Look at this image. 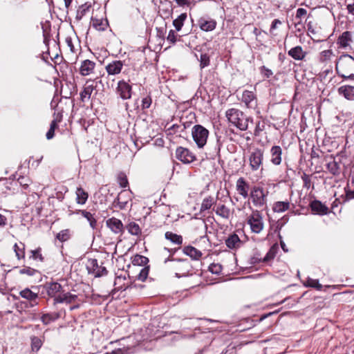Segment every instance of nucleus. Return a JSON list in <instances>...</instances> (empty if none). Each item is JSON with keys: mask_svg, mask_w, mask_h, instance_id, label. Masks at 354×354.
Returning a JSON list of instances; mask_svg holds the SVG:
<instances>
[{"mask_svg": "<svg viewBox=\"0 0 354 354\" xmlns=\"http://www.w3.org/2000/svg\"><path fill=\"white\" fill-rule=\"evenodd\" d=\"M116 93L122 100H129L131 97L132 86L129 82L120 80L118 83Z\"/></svg>", "mask_w": 354, "mask_h": 354, "instance_id": "nucleus-11", "label": "nucleus"}, {"mask_svg": "<svg viewBox=\"0 0 354 354\" xmlns=\"http://www.w3.org/2000/svg\"><path fill=\"white\" fill-rule=\"evenodd\" d=\"M282 23L281 21L278 19H275L272 22V24H271V26H270V32L271 34H273V30L277 28V26L279 25H281Z\"/></svg>", "mask_w": 354, "mask_h": 354, "instance_id": "nucleus-60", "label": "nucleus"}, {"mask_svg": "<svg viewBox=\"0 0 354 354\" xmlns=\"http://www.w3.org/2000/svg\"><path fill=\"white\" fill-rule=\"evenodd\" d=\"M198 25L202 30L208 32L215 29L216 21L208 17H201L198 20Z\"/></svg>", "mask_w": 354, "mask_h": 354, "instance_id": "nucleus-17", "label": "nucleus"}, {"mask_svg": "<svg viewBox=\"0 0 354 354\" xmlns=\"http://www.w3.org/2000/svg\"><path fill=\"white\" fill-rule=\"evenodd\" d=\"M260 71L261 73L267 78L270 77L273 75L272 71L264 66L260 68Z\"/></svg>", "mask_w": 354, "mask_h": 354, "instance_id": "nucleus-55", "label": "nucleus"}, {"mask_svg": "<svg viewBox=\"0 0 354 354\" xmlns=\"http://www.w3.org/2000/svg\"><path fill=\"white\" fill-rule=\"evenodd\" d=\"M77 213L81 214V215L88 221L89 225L92 229L96 228L97 221L93 214L84 209L79 210Z\"/></svg>", "mask_w": 354, "mask_h": 354, "instance_id": "nucleus-31", "label": "nucleus"}, {"mask_svg": "<svg viewBox=\"0 0 354 354\" xmlns=\"http://www.w3.org/2000/svg\"><path fill=\"white\" fill-rule=\"evenodd\" d=\"M176 157L178 160L187 164L193 162L196 160L195 155L188 149L183 147H178L176 149Z\"/></svg>", "mask_w": 354, "mask_h": 354, "instance_id": "nucleus-10", "label": "nucleus"}, {"mask_svg": "<svg viewBox=\"0 0 354 354\" xmlns=\"http://www.w3.org/2000/svg\"><path fill=\"white\" fill-rule=\"evenodd\" d=\"M225 242L226 246L231 250H236L241 245V241L235 233L230 234Z\"/></svg>", "mask_w": 354, "mask_h": 354, "instance_id": "nucleus-20", "label": "nucleus"}, {"mask_svg": "<svg viewBox=\"0 0 354 354\" xmlns=\"http://www.w3.org/2000/svg\"><path fill=\"white\" fill-rule=\"evenodd\" d=\"M187 17V13H182L176 19L173 21V25L177 31H180L181 30Z\"/></svg>", "mask_w": 354, "mask_h": 354, "instance_id": "nucleus-35", "label": "nucleus"}, {"mask_svg": "<svg viewBox=\"0 0 354 354\" xmlns=\"http://www.w3.org/2000/svg\"><path fill=\"white\" fill-rule=\"evenodd\" d=\"M310 207L313 212L320 215L326 214L328 210V207L319 201H313L310 203Z\"/></svg>", "mask_w": 354, "mask_h": 354, "instance_id": "nucleus-26", "label": "nucleus"}, {"mask_svg": "<svg viewBox=\"0 0 354 354\" xmlns=\"http://www.w3.org/2000/svg\"><path fill=\"white\" fill-rule=\"evenodd\" d=\"M225 116L229 122L239 130L246 131L248 129L250 118L247 117L240 110L234 108L230 109L226 111Z\"/></svg>", "mask_w": 354, "mask_h": 354, "instance_id": "nucleus-2", "label": "nucleus"}, {"mask_svg": "<svg viewBox=\"0 0 354 354\" xmlns=\"http://www.w3.org/2000/svg\"><path fill=\"white\" fill-rule=\"evenodd\" d=\"M151 104V98L149 96L144 97L142 100V109H145L149 108Z\"/></svg>", "mask_w": 354, "mask_h": 354, "instance_id": "nucleus-58", "label": "nucleus"}, {"mask_svg": "<svg viewBox=\"0 0 354 354\" xmlns=\"http://www.w3.org/2000/svg\"><path fill=\"white\" fill-rule=\"evenodd\" d=\"M149 270V267L142 268L137 277L138 279L141 281H145L148 277Z\"/></svg>", "mask_w": 354, "mask_h": 354, "instance_id": "nucleus-49", "label": "nucleus"}, {"mask_svg": "<svg viewBox=\"0 0 354 354\" xmlns=\"http://www.w3.org/2000/svg\"><path fill=\"white\" fill-rule=\"evenodd\" d=\"M290 204L288 201H277L273 204L272 210L274 212L282 213L290 209Z\"/></svg>", "mask_w": 354, "mask_h": 354, "instance_id": "nucleus-30", "label": "nucleus"}, {"mask_svg": "<svg viewBox=\"0 0 354 354\" xmlns=\"http://www.w3.org/2000/svg\"><path fill=\"white\" fill-rule=\"evenodd\" d=\"M288 54L294 59L301 61L305 58L306 52L303 50L301 46H297L289 50Z\"/></svg>", "mask_w": 354, "mask_h": 354, "instance_id": "nucleus-24", "label": "nucleus"}, {"mask_svg": "<svg viewBox=\"0 0 354 354\" xmlns=\"http://www.w3.org/2000/svg\"><path fill=\"white\" fill-rule=\"evenodd\" d=\"M248 223L252 232L259 234L263 229V222L261 214L258 210H253L248 218Z\"/></svg>", "mask_w": 354, "mask_h": 354, "instance_id": "nucleus-5", "label": "nucleus"}, {"mask_svg": "<svg viewBox=\"0 0 354 354\" xmlns=\"http://www.w3.org/2000/svg\"><path fill=\"white\" fill-rule=\"evenodd\" d=\"M305 286L315 288L318 290H320L322 288V285L319 283L317 279H313L311 278H308Z\"/></svg>", "mask_w": 354, "mask_h": 354, "instance_id": "nucleus-42", "label": "nucleus"}, {"mask_svg": "<svg viewBox=\"0 0 354 354\" xmlns=\"http://www.w3.org/2000/svg\"><path fill=\"white\" fill-rule=\"evenodd\" d=\"M75 194L77 203L80 205H84L88 200V194L81 187H79L76 189Z\"/></svg>", "mask_w": 354, "mask_h": 354, "instance_id": "nucleus-29", "label": "nucleus"}, {"mask_svg": "<svg viewBox=\"0 0 354 354\" xmlns=\"http://www.w3.org/2000/svg\"><path fill=\"white\" fill-rule=\"evenodd\" d=\"M62 118V115L59 113H57L50 122V129L55 130V129L57 127L58 123L61 122Z\"/></svg>", "mask_w": 354, "mask_h": 354, "instance_id": "nucleus-51", "label": "nucleus"}, {"mask_svg": "<svg viewBox=\"0 0 354 354\" xmlns=\"http://www.w3.org/2000/svg\"><path fill=\"white\" fill-rule=\"evenodd\" d=\"M214 210L218 216L225 219H229L232 215L230 208L223 204H218Z\"/></svg>", "mask_w": 354, "mask_h": 354, "instance_id": "nucleus-27", "label": "nucleus"}, {"mask_svg": "<svg viewBox=\"0 0 354 354\" xmlns=\"http://www.w3.org/2000/svg\"><path fill=\"white\" fill-rule=\"evenodd\" d=\"M147 261H148V259L147 257L141 256V255H136L134 257L133 261V262L134 263H138V264L146 263Z\"/></svg>", "mask_w": 354, "mask_h": 354, "instance_id": "nucleus-57", "label": "nucleus"}, {"mask_svg": "<svg viewBox=\"0 0 354 354\" xmlns=\"http://www.w3.org/2000/svg\"><path fill=\"white\" fill-rule=\"evenodd\" d=\"M337 73L344 79L354 77V58L348 55L340 56L336 63Z\"/></svg>", "mask_w": 354, "mask_h": 354, "instance_id": "nucleus-1", "label": "nucleus"}, {"mask_svg": "<svg viewBox=\"0 0 354 354\" xmlns=\"http://www.w3.org/2000/svg\"><path fill=\"white\" fill-rule=\"evenodd\" d=\"M106 224L115 234H120L123 232V224L122 221L115 217L106 220Z\"/></svg>", "mask_w": 354, "mask_h": 354, "instance_id": "nucleus-18", "label": "nucleus"}, {"mask_svg": "<svg viewBox=\"0 0 354 354\" xmlns=\"http://www.w3.org/2000/svg\"><path fill=\"white\" fill-rule=\"evenodd\" d=\"M353 198H354V190H346V196L342 199V202H346V201Z\"/></svg>", "mask_w": 354, "mask_h": 354, "instance_id": "nucleus-62", "label": "nucleus"}, {"mask_svg": "<svg viewBox=\"0 0 354 354\" xmlns=\"http://www.w3.org/2000/svg\"><path fill=\"white\" fill-rule=\"evenodd\" d=\"M277 249L274 247H272L267 252L266 255L263 257V261L269 262L275 257Z\"/></svg>", "mask_w": 354, "mask_h": 354, "instance_id": "nucleus-45", "label": "nucleus"}, {"mask_svg": "<svg viewBox=\"0 0 354 354\" xmlns=\"http://www.w3.org/2000/svg\"><path fill=\"white\" fill-rule=\"evenodd\" d=\"M192 138L199 148H202L207 142L209 131L200 124L194 125L192 129Z\"/></svg>", "mask_w": 354, "mask_h": 354, "instance_id": "nucleus-3", "label": "nucleus"}, {"mask_svg": "<svg viewBox=\"0 0 354 354\" xmlns=\"http://www.w3.org/2000/svg\"><path fill=\"white\" fill-rule=\"evenodd\" d=\"M19 295L28 300L30 302V306L33 307L38 304L37 299L38 298V293L32 292L30 289L26 288L19 292Z\"/></svg>", "mask_w": 354, "mask_h": 354, "instance_id": "nucleus-19", "label": "nucleus"}, {"mask_svg": "<svg viewBox=\"0 0 354 354\" xmlns=\"http://www.w3.org/2000/svg\"><path fill=\"white\" fill-rule=\"evenodd\" d=\"M209 270L213 274H220L222 271L221 266L216 263H212L209 267Z\"/></svg>", "mask_w": 354, "mask_h": 354, "instance_id": "nucleus-53", "label": "nucleus"}, {"mask_svg": "<svg viewBox=\"0 0 354 354\" xmlns=\"http://www.w3.org/2000/svg\"><path fill=\"white\" fill-rule=\"evenodd\" d=\"M93 26L97 30H104L107 26V22L102 19H93Z\"/></svg>", "mask_w": 354, "mask_h": 354, "instance_id": "nucleus-40", "label": "nucleus"}, {"mask_svg": "<svg viewBox=\"0 0 354 354\" xmlns=\"http://www.w3.org/2000/svg\"><path fill=\"white\" fill-rule=\"evenodd\" d=\"M127 195H129V192L127 191H122L120 192L117 198L113 201L114 205L118 207L121 209L125 208L127 205L128 200L127 198L124 199V198H127L126 196Z\"/></svg>", "mask_w": 354, "mask_h": 354, "instance_id": "nucleus-25", "label": "nucleus"}, {"mask_svg": "<svg viewBox=\"0 0 354 354\" xmlns=\"http://www.w3.org/2000/svg\"><path fill=\"white\" fill-rule=\"evenodd\" d=\"M263 151L261 149H254L248 156L249 165L251 171L263 170Z\"/></svg>", "mask_w": 354, "mask_h": 354, "instance_id": "nucleus-4", "label": "nucleus"}, {"mask_svg": "<svg viewBox=\"0 0 354 354\" xmlns=\"http://www.w3.org/2000/svg\"><path fill=\"white\" fill-rule=\"evenodd\" d=\"M80 299L78 296L75 294H72L69 292H62L60 295V297L57 298L55 300V304H73L70 306V310H73L75 309L80 308Z\"/></svg>", "mask_w": 354, "mask_h": 354, "instance_id": "nucleus-6", "label": "nucleus"}, {"mask_svg": "<svg viewBox=\"0 0 354 354\" xmlns=\"http://www.w3.org/2000/svg\"><path fill=\"white\" fill-rule=\"evenodd\" d=\"M267 194L263 188L254 187L250 193V197L254 206L262 207L266 205Z\"/></svg>", "mask_w": 354, "mask_h": 354, "instance_id": "nucleus-7", "label": "nucleus"}, {"mask_svg": "<svg viewBox=\"0 0 354 354\" xmlns=\"http://www.w3.org/2000/svg\"><path fill=\"white\" fill-rule=\"evenodd\" d=\"M131 348H118L116 351H113L114 354H128L129 353V351Z\"/></svg>", "mask_w": 354, "mask_h": 354, "instance_id": "nucleus-63", "label": "nucleus"}, {"mask_svg": "<svg viewBox=\"0 0 354 354\" xmlns=\"http://www.w3.org/2000/svg\"><path fill=\"white\" fill-rule=\"evenodd\" d=\"M59 317V315L56 314L55 316L51 314H44L41 317V320L44 324H48L50 322L54 321L57 318Z\"/></svg>", "mask_w": 354, "mask_h": 354, "instance_id": "nucleus-46", "label": "nucleus"}, {"mask_svg": "<svg viewBox=\"0 0 354 354\" xmlns=\"http://www.w3.org/2000/svg\"><path fill=\"white\" fill-rule=\"evenodd\" d=\"M241 100L248 109H255L257 106V99L253 91L245 90L243 92Z\"/></svg>", "mask_w": 354, "mask_h": 354, "instance_id": "nucleus-14", "label": "nucleus"}, {"mask_svg": "<svg viewBox=\"0 0 354 354\" xmlns=\"http://www.w3.org/2000/svg\"><path fill=\"white\" fill-rule=\"evenodd\" d=\"M307 13V11L304 8H299L297 10L296 13V19H301V17H304Z\"/></svg>", "mask_w": 354, "mask_h": 354, "instance_id": "nucleus-61", "label": "nucleus"}, {"mask_svg": "<svg viewBox=\"0 0 354 354\" xmlns=\"http://www.w3.org/2000/svg\"><path fill=\"white\" fill-rule=\"evenodd\" d=\"M36 272V270L30 267H25L19 270L20 274H27L28 276H33Z\"/></svg>", "mask_w": 354, "mask_h": 354, "instance_id": "nucleus-54", "label": "nucleus"}, {"mask_svg": "<svg viewBox=\"0 0 354 354\" xmlns=\"http://www.w3.org/2000/svg\"><path fill=\"white\" fill-rule=\"evenodd\" d=\"M56 238L61 242L66 241L70 238L69 230H63L60 231L56 236Z\"/></svg>", "mask_w": 354, "mask_h": 354, "instance_id": "nucleus-43", "label": "nucleus"}, {"mask_svg": "<svg viewBox=\"0 0 354 354\" xmlns=\"http://www.w3.org/2000/svg\"><path fill=\"white\" fill-rule=\"evenodd\" d=\"M183 252L192 259L198 260L202 256V252L192 246H186L183 248Z\"/></svg>", "mask_w": 354, "mask_h": 354, "instance_id": "nucleus-28", "label": "nucleus"}, {"mask_svg": "<svg viewBox=\"0 0 354 354\" xmlns=\"http://www.w3.org/2000/svg\"><path fill=\"white\" fill-rule=\"evenodd\" d=\"M176 37H177V35L176 34L175 31L173 30H171L169 32V34H168L167 37V39L171 44H174L176 41Z\"/></svg>", "mask_w": 354, "mask_h": 354, "instance_id": "nucleus-56", "label": "nucleus"}, {"mask_svg": "<svg viewBox=\"0 0 354 354\" xmlns=\"http://www.w3.org/2000/svg\"><path fill=\"white\" fill-rule=\"evenodd\" d=\"M123 66V62L120 60H114L109 63L105 66V69L109 75H116L120 73Z\"/></svg>", "mask_w": 354, "mask_h": 354, "instance_id": "nucleus-15", "label": "nucleus"}, {"mask_svg": "<svg viewBox=\"0 0 354 354\" xmlns=\"http://www.w3.org/2000/svg\"><path fill=\"white\" fill-rule=\"evenodd\" d=\"M15 252L18 259H23L25 257L24 248H20L17 243L14 245Z\"/></svg>", "mask_w": 354, "mask_h": 354, "instance_id": "nucleus-52", "label": "nucleus"}, {"mask_svg": "<svg viewBox=\"0 0 354 354\" xmlns=\"http://www.w3.org/2000/svg\"><path fill=\"white\" fill-rule=\"evenodd\" d=\"M165 238L175 245H181L183 244L182 236L173 233L171 232H165Z\"/></svg>", "mask_w": 354, "mask_h": 354, "instance_id": "nucleus-32", "label": "nucleus"}, {"mask_svg": "<svg viewBox=\"0 0 354 354\" xmlns=\"http://www.w3.org/2000/svg\"><path fill=\"white\" fill-rule=\"evenodd\" d=\"M237 192L244 198L248 196L249 185L243 178H239L236 184Z\"/></svg>", "mask_w": 354, "mask_h": 354, "instance_id": "nucleus-22", "label": "nucleus"}, {"mask_svg": "<svg viewBox=\"0 0 354 354\" xmlns=\"http://www.w3.org/2000/svg\"><path fill=\"white\" fill-rule=\"evenodd\" d=\"M270 162L274 165H279L282 161V149L280 146H272L270 151Z\"/></svg>", "mask_w": 354, "mask_h": 354, "instance_id": "nucleus-16", "label": "nucleus"}, {"mask_svg": "<svg viewBox=\"0 0 354 354\" xmlns=\"http://www.w3.org/2000/svg\"><path fill=\"white\" fill-rule=\"evenodd\" d=\"M118 183L122 187H127L129 182L127 176L124 174H119L118 177Z\"/></svg>", "mask_w": 354, "mask_h": 354, "instance_id": "nucleus-50", "label": "nucleus"}, {"mask_svg": "<svg viewBox=\"0 0 354 354\" xmlns=\"http://www.w3.org/2000/svg\"><path fill=\"white\" fill-rule=\"evenodd\" d=\"M333 55V52L331 50H325L320 53L319 60L322 63H327L330 60V58Z\"/></svg>", "mask_w": 354, "mask_h": 354, "instance_id": "nucleus-38", "label": "nucleus"}, {"mask_svg": "<svg viewBox=\"0 0 354 354\" xmlns=\"http://www.w3.org/2000/svg\"><path fill=\"white\" fill-rule=\"evenodd\" d=\"M127 230L132 235L138 236L141 234V229L140 226L135 222H131L127 225Z\"/></svg>", "mask_w": 354, "mask_h": 354, "instance_id": "nucleus-37", "label": "nucleus"}, {"mask_svg": "<svg viewBox=\"0 0 354 354\" xmlns=\"http://www.w3.org/2000/svg\"><path fill=\"white\" fill-rule=\"evenodd\" d=\"M86 268L89 274L95 277H100L107 274V270L102 264H99L96 259H89L86 264Z\"/></svg>", "mask_w": 354, "mask_h": 354, "instance_id": "nucleus-9", "label": "nucleus"}, {"mask_svg": "<svg viewBox=\"0 0 354 354\" xmlns=\"http://www.w3.org/2000/svg\"><path fill=\"white\" fill-rule=\"evenodd\" d=\"M91 6L87 3H84L79 7L77 11L76 18L78 20L82 19V17L86 15V13L89 10Z\"/></svg>", "mask_w": 354, "mask_h": 354, "instance_id": "nucleus-39", "label": "nucleus"}, {"mask_svg": "<svg viewBox=\"0 0 354 354\" xmlns=\"http://www.w3.org/2000/svg\"><path fill=\"white\" fill-rule=\"evenodd\" d=\"M126 280L125 276H116L114 281V289L113 291H120L126 290L128 286H125L124 281Z\"/></svg>", "mask_w": 354, "mask_h": 354, "instance_id": "nucleus-33", "label": "nucleus"}, {"mask_svg": "<svg viewBox=\"0 0 354 354\" xmlns=\"http://www.w3.org/2000/svg\"><path fill=\"white\" fill-rule=\"evenodd\" d=\"M97 82L96 80H88L83 88V91L80 93V98L82 102L88 101L96 89Z\"/></svg>", "mask_w": 354, "mask_h": 354, "instance_id": "nucleus-12", "label": "nucleus"}, {"mask_svg": "<svg viewBox=\"0 0 354 354\" xmlns=\"http://www.w3.org/2000/svg\"><path fill=\"white\" fill-rule=\"evenodd\" d=\"M215 203L216 200L213 196H209L207 197H205L203 200L200 211L202 212L209 209Z\"/></svg>", "mask_w": 354, "mask_h": 354, "instance_id": "nucleus-34", "label": "nucleus"}, {"mask_svg": "<svg viewBox=\"0 0 354 354\" xmlns=\"http://www.w3.org/2000/svg\"><path fill=\"white\" fill-rule=\"evenodd\" d=\"M327 169L331 174L334 175L338 174L339 167L337 163L334 160L327 163Z\"/></svg>", "mask_w": 354, "mask_h": 354, "instance_id": "nucleus-47", "label": "nucleus"}, {"mask_svg": "<svg viewBox=\"0 0 354 354\" xmlns=\"http://www.w3.org/2000/svg\"><path fill=\"white\" fill-rule=\"evenodd\" d=\"M43 344L42 340L38 337H31V348L33 351H38Z\"/></svg>", "mask_w": 354, "mask_h": 354, "instance_id": "nucleus-41", "label": "nucleus"}, {"mask_svg": "<svg viewBox=\"0 0 354 354\" xmlns=\"http://www.w3.org/2000/svg\"><path fill=\"white\" fill-rule=\"evenodd\" d=\"M30 252V258H32L34 260H39L41 262L44 261V257L41 254V249L40 248H38L36 250H31Z\"/></svg>", "mask_w": 354, "mask_h": 354, "instance_id": "nucleus-44", "label": "nucleus"}, {"mask_svg": "<svg viewBox=\"0 0 354 354\" xmlns=\"http://www.w3.org/2000/svg\"><path fill=\"white\" fill-rule=\"evenodd\" d=\"M301 178L304 182V186L306 188H309L311 183L310 177L307 174H304Z\"/></svg>", "mask_w": 354, "mask_h": 354, "instance_id": "nucleus-59", "label": "nucleus"}, {"mask_svg": "<svg viewBox=\"0 0 354 354\" xmlns=\"http://www.w3.org/2000/svg\"><path fill=\"white\" fill-rule=\"evenodd\" d=\"M351 41V34L350 32H344L339 38V43L343 47H346L349 45Z\"/></svg>", "mask_w": 354, "mask_h": 354, "instance_id": "nucleus-36", "label": "nucleus"}, {"mask_svg": "<svg viewBox=\"0 0 354 354\" xmlns=\"http://www.w3.org/2000/svg\"><path fill=\"white\" fill-rule=\"evenodd\" d=\"M95 63L89 60L86 59L81 64L80 68V73L83 76H86L91 74L95 68Z\"/></svg>", "mask_w": 354, "mask_h": 354, "instance_id": "nucleus-23", "label": "nucleus"}, {"mask_svg": "<svg viewBox=\"0 0 354 354\" xmlns=\"http://www.w3.org/2000/svg\"><path fill=\"white\" fill-rule=\"evenodd\" d=\"M338 93L348 100H354V86L345 84L338 88Z\"/></svg>", "mask_w": 354, "mask_h": 354, "instance_id": "nucleus-21", "label": "nucleus"}, {"mask_svg": "<svg viewBox=\"0 0 354 354\" xmlns=\"http://www.w3.org/2000/svg\"><path fill=\"white\" fill-rule=\"evenodd\" d=\"M168 261H171L172 265L171 268L177 271L178 272H176V275L178 277H180V274L184 275L189 271V263L187 259H170L167 258L165 259L164 263H167Z\"/></svg>", "mask_w": 354, "mask_h": 354, "instance_id": "nucleus-8", "label": "nucleus"}, {"mask_svg": "<svg viewBox=\"0 0 354 354\" xmlns=\"http://www.w3.org/2000/svg\"><path fill=\"white\" fill-rule=\"evenodd\" d=\"M209 64V56L206 54H201L200 57V66L203 68Z\"/></svg>", "mask_w": 354, "mask_h": 354, "instance_id": "nucleus-48", "label": "nucleus"}, {"mask_svg": "<svg viewBox=\"0 0 354 354\" xmlns=\"http://www.w3.org/2000/svg\"><path fill=\"white\" fill-rule=\"evenodd\" d=\"M178 6L183 7L185 6H189L191 3V0H174Z\"/></svg>", "mask_w": 354, "mask_h": 354, "instance_id": "nucleus-64", "label": "nucleus"}, {"mask_svg": "<svg viewBox=\"0 0 354 354\" xmlns=\"http://www.w3.org/2000/svg\"><path fill=\"white\" fill-rule=\"evenodd\" d=\"M47 295L54 298V301L63 292L62 286L57 282L47 283L44 286Z\"/></svg>", "mask_w": 354, "mask_h": 354, "instance_id": "nucleus-13", "label": "nucleus"}]
</instances>
